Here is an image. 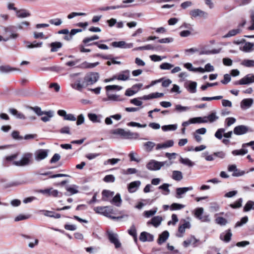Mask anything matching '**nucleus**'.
Returning <instances> with one entry per match:
<instances>
[{
    "mask_svg": "<svg viewBox=\"0 0 254 254\" xmlns=\"http://www.w3.org/2000/svg\"><path fill=\"white\" fill-rule=\"evenodd\" d=\"M99 78V74L97 72H90L87 73L84 77L83 84L85 86L90 85L96 83Z\"/></svg>",
    "mask_w": 254,
    "mask_h": 254,
    "instance_id": "nucleus-1",
    "label": "nucleus"
},
{
    "mask_svg": "<svg viewBox=\"0 0 254 254\" xmlns=\"http://www.w3.org/2000/svg\"><path fill=\"white\" fill-rule=\"evenodd\" d=\"M33 155L31 153H26L23 155L20 160L13 161L12 165L16 166H25L32 163Z\"/></svg>",
    "mask_w": 254,
    "mask_h": 254,
    "instance_id": "nucleus-2",
    "label": "nucleus"
},
{
    "mask_svg": "<svg viewBox=\"0 0 254 254\" xmlns=\"http://www.w3.org/2000/svg\"><path fill=\"white\" fill-rule=\"evenodd\" d=\"M172 163L171 162H158L154 160H151L146 164V168L149 170H158L164 165L169 166Z\"/></svg>",
    "mask_w": 254,
    "mask_h": 254,
    "instance_id": "nucleus-3",
    "label": "nucleus"
},
{
    "mask_svg": "<svg viewBox=\"0 0 254 254\" xmlns=\"http://www.w3.org/2000/svg\"><path fill=\"white\" fill-rule=\"evenodd\" d=\"M111 133L127 138H131L133 136L137 137L139 135L138 133L131 132L129 131H126L123 128H117L111 130Z\"/></svg>",
    "mask_w": 254,
    "mask_h": 254,
    "instance_id": "nucleus-4",
    "label": "nucleus"
},
{
    "mask_svg": "<svg viewBox=\"0 0 254 254\" xmlns=\"http://www.w3.org/2000/svg\"><path fill=\"white\" fill-rule=\"evenodd\" d=\"M107 234L110 242L114 244L116 248H119L121 247V244L117 237V234L109 231H107Z\"/></svg>",
    "mask_w": 254,
    "mask_h": 254,
    "instance_id": "nucleus-5",
    "label": "nucleus"
},
{
    "mask_svg": "<svg viewBox=\"0 0 254 254\" xmlns=\"http://www.w3.org/2000/svg\"><path fill=\"white\" fill-rule=\"evenodd\" d=\"M207 120H203L202 117H195L190 119L188 121L184 122L182 126L185 127L189 126L190 124L204 123H207Z\"/></svg>",
    "mask_w": 254,
    "mask_h": 254,
    "instance_id": "nucleus-6",
    "label": "nucleus"
},
{
    "mask_svg": "<svg viewBox=\"0 0 254 254\" xmlns=\"http://www.w3.org/2000/svg\"><path fill=\"white\" fill-rule=\"evenodd\" d=\"M48 151L46 149H39L35 153V159L37 160H41L46 158L48 156Z\"/></svg>",
    "mask_w": 254,
    "mask_h": 254,
    "instance_id": "nucleus-7",
    "label": "nucleus"
},
{
    "mask_svg": "<svg viewBox=\"0 0 254 254\" xmlns=\"http://www.w3.org/2000/svg\"><path fill=\"white\" fill-rule=\"evenodd\" d=\"M248 131L247 127L244 125H240L236 127L234 129V133L236 135H242Z\"/></svg>",
    "mask_w": 254,
    "mask_h": 254,
    "instance_id": "nucleus-8",
    "label": "nucleus"
},
{
    "mask_svg": "<svg viewBox=\"0 0 254 254\" xmlns=\"http://www.w3.org/2000/svg\"><path fill=\"white\" fill-rule=\"evenodd\" d=\"M254 82V75L249 74L240 79V85L248 84Z\"/></svg>",
    "mask_w": 254,
    "mask_h": 254,
    "instance_id": "nucleus-9",
    "label": "nucleus"
},
{
    "mask_svg": "<svg viewBox=\"0 0 254 254\" xmlns=\"http://www.w3.org/2000/svg\"><path fill=\"white\" fill-rule=\"evenodd\" d=\"M129 71L128 70H125L122 71L121 73L118 75H116V79L118 80L126 81L129 79Z\"/></svg>",
    "mask_w": 254,
    "mask_h": 254,
    "instance_id": "nucleus-10",
    "label": "nucleus"
},
{
    "mask_svg": "<svg viewBox=\"0 0 254 254\" xmlns=\"http://www.w3.org/2000/svg\"><path fill=\"white\" fill-rule=\"evenodd\" d=\"M141 183L139 181H136L132 182L129 183L127 186L128 191L130 193L134 192L137 189V188L140 185Z\"/></svg>",
    "mask_w": 254,
    "mask_h": 254,
    "instance_id": "nucleus-11",
    "label": "nucleus"
},
{
    "mask_svg": "<svg viewBox=\"0 0 254 254\" xmlns=\"http://www.w3.org/2000/svg\"><path fill=\"white\" fill-rule=\"evenodd\" d=\"M232 234L231 229H229L226 231V233H222L220 235V239L226 243H228L231 241Z\"/></svg>",
    "mask_w": 254,
    "mask_h": 254,
    "instance_id": "nucleus-12",
    "label": "nucleus"
},
{
    "mask_svg": "<svg viewBox=\"0 0 254 254\" xmlns=\"http://www.w3.org/2000/svg\"><path fill=\"white\" fill-rule=\"evenodd\" d=\"M94 57H98L105 60H111L112 63L113 64H120L121 62L116 61L114 59L112 58V55H103L100 54H96L93 56Z\"/></svg>",
    "mask_w": 254,
    "mask_h": 254,
    "instance_id": "nucleus-13",
    "label": "nucleus"
},
{
    "mask_svg": "<svg viewBox=\"0 0 254 254\" xmlns=\"http://www.w3.org/2000/svg\"><path fill=\"white\" fill-rule=\"evenodd\" d=\"M198 242V240H197L194 236H191L190 239H188L183 242V246L185 247H188L190 244H192L193 247L197 246L196 243Z\"/></svg>",
    "mask_w": 254,
    "mask_h": 254,
    "instance_id": "nucleus-14",
    "label": "nucleus"
},
{
    "mask_svg": "<svg viewBox=\"0 0 254 254\" xmlns=\"http://www.w3.org/2000/svg\"><path fill=\"white\" fill-rule=\"evenodd\" d=\"M19 155V153H16L11 155L7 156L4 158L5 165L9 166L10 164L12 165L13 161H15L14 160L17 158Z\"/></svg>",
    "mask_w": 254,
    "mask_h": 254,
    "instance_id": "nucleus-15",
    "label": "nucleus"
},
{
    "mask_svg": "<svg viewBox=\"0 0 254 254\" xmlns=\"http://www.w3.org/2000/svg\"><path fill=\"white\" fill-rule=\"evenodd\" d=\"M190 14L192 17H196L198 16L205 17L207 15V13L199 9H195L191 10L190 12Z\"/></svg>",
    "mask_w": 254,
    "mask_h": 254,
    "instance_id": "nucleus-16",
    "label": "nucleus"
},
{
    "mask_svg": "<svg viewBox=\"0 0 254 254\" xmlns=\"http://www.w3.org/2000/svg\"><path fill=\"white\" fill-rule=\"evenodd\" d=\"M162 221V218L160 216H154L150 221L147 222V225L152 224L155 227H157Z\"/></svg>",
    "mask_w": 254,
    "mask_h": 254,
    "instance_id": "nucleus-17",
    "label": "nucleus"
},
{
    "mask_svg": "<svg viewBox=\"0 0 254 254\" xmlns=\"http://www.w3.org/2000/svg\"><path fill=\"white\" fill-rule=\"evenodd\" d=\"M114 194V192L113 191H111L109 190H104L102 192V200L105 201H108L111 197H113Z\"/></svg>",
    "mask_w": 254,
    "mask_h": 254,
    "instance_id": "nucleus-18",
    "label": "nucleus"
},
{
    "mask_svg": "<svg viewBox=\"0 0 254 254\" xmlns=\"http://www.w3.org/2000/svg\"><path fill=\"white\" fill-rule=\"evenodd\" d=\"M113 213V210L111 207L105 206V209L103 212L102 214L105 216H107L113 219H119V217H115L111 216V214Z\"/></svg>",
    "mask_w": 254,
    "mask_h": 254,
    "instance_id": "nucleus-19",
    "label": "nucleus"
},
{
    "mask_svg": "<svg viewBox=\"0 0 254 254\" xmlns=\"http://www.w3.org/2000/svg\"><path fill=\"white\" fill-rule=\"evenodd\" d=\"M190 222L183 220V223L180 224L179 228L178 231L181 234H183L185 232L186 229H190Z\"/></svg>",
    "mask_w": 254,
    "mask_h": 254,
    "instance_id": "nucleus-20",
    "label": "nucleus"
},
{
    "mask_svg": "<svg viewBox=\"0 0 254 254\" xmlns=\"http://www.w3.org/2000/svg\"><path fill=\"white\" fill-rule=\"evenodd\" d=\"M169 236V233L167 231H165L163 232L159 236V238L157 240V242L158 244L161 245L164 243L167 239L168 238Z\"/></svg>",
    "mask_w": 254,
    "mask_h": 254,
    "instance_id": "nucleus-21",
    "label": "nucleus"
},
{
    "mask_svg": "<svg viewBox=\"0 0 254 254\" xmlns=\"http://www.w3.org/2000/svg\"><path fill=\"white\" fill-rule=\"evenodd\" d=\"M242 32V29L240 28L230 30L226 35L223 36V38H226L234 36Z\"/></svg>",
    "mask_w": 254,
    "mask_h": 254,
    "instance_id": "nucleus-22",
    "label": "nucleus"
},
{
    "mask_svg": "<svg viewBox=\"0 0 254 254\" xmlns=\"http://www.w3.org/2000/svg\"><path fill=\"white\" fill-rule=\"evenodd\" d=\"M50 46L51 47V52H56L62 47L63 44L60 42H54L51 43L50 44Z\"/></svg>",
    "mask_w": 254,
    "mask_h": 254,
    "instance_id": "nucleus-23",
    "label": "nucleus"
},
{
    "mask_svg": "<svg viewBox=\"0 0 254 254\" xmlns=\"http://www.w3.org/2000/svg\"><path fill=\"white\" fill-rule=\"evenodd\" d=\"M99 38V36L96 35H93V36H91L90 37H86V38H85L83 40L82 43L85 46L94 45V44H92V43H89V41H93V40H97Z\"/></svg>",
    "mask_w": 254,
    "mask_h": 254,
    "instance_id": "nucleus-24",
    "label": "nucleus"
},
{
    "mask_svg": "<svg viewBox=\"0 0 254 254\" xmlns=\"http://www.w3.org/2000/svg\"><path fill=\"white\" fill-rule=\"evenodd\" d=\"M99 64V62H96L94 63H89L87 62H84L81 64L80 66L82 68H92Z\"/></svg>",
    "mask_w": 254,
    "mask_h": 254,
    "instance_id": "nucleus-25",
    "label": "nucleus"
},
{
    "mask_svg": "<svg viewBox=\"0 0 254 254\" xmlns=\"http://www.w3.org/2000/svg\"><path fill=\"white\" fill-rule=\"evenodd\" d=\"M16 15L18 17L20 18H24L29 16L30 15V13L27 11L25 9H20L18 10L17 9V11H16Z\"/></svg>",
    "mask_w": 254,
    "mask_h": 254,
    "instance_id": "nucleus-26",
    "label": "nucleus"
},
{
    "mask_svg": "<svg viewBox=\"0 0 254 254\" xmlns=\"http://www.w3.org/2000/svg\"><path fill=\"white\" fill-rule=\"evenodd\" d=\"M192 189V187H185V188H177L176 190V193H177V197L180 198L179 196L182 194L185 193L187 191L189 190H191Z\"/></svg>",
    "mask_w": 254,
    "mask_h": 254,
    "instance_id": "nucleus-27",
    "label": "nucleus"
},
{
    "mask_svg": "<svg viewBox=\"0 0 254 254\" xmlns=\"http://www.w3.org/2000/svg\"><path fill=\"white\" fill-rule=\"evenodd\" d=\"M203 120H207V122L212 123L218 119V117L216 115L215 112L211 113L208 116L202 118Z\"/></svg>",
    "mask_w": 254,
    "mask_h": 254,
    "instance_id": "nucleus-28",
    "label": "nucleus"
},
{
    "mask_svg": "<svg viewBox=\"0 0 254 254\" xmlns=\"http://www.w3.org/2000/svg\"><path fill=\"white\" fill-rule=\"evenodd\" d=\"M44 214L45 216L53 217L55 218H60L61 217V215L59 213H56L53 211H48V210H43Z\"/></svg>",
    "mask_w": 254,
    "mask_h": 254,
    "instance_id": "nucleus-29",
    "label": "nucleus"
},
{
    "mask_svg": "<svg viewBox=\"0 0 254 254\" xmlns=\"http://www.w3.org/2000/svg\"><path fill=\"white\" fill-rule=\"evenodd\" d=\"M243 199L242 198H239L233 203L229 205L230 207L233 209H237L240 208L242 205Z\"/></svg>",
    "mask_w": 254,
    "mask_h": 254,
    "instance_id": "nucleus-30",
    "label": "nucleus"
},
{
    "mask_svg": "<svg viewBox=\"0 0 254 254\" xmlns=\"http://www.w3.org/2000/svg\"><path fill=\"white\" fill-rule=\"evenodd\" d=\"M172 178L177 181H181L183 179L182 172L179 171H174L173 172Z\"/></svg>",
    "mask_w": 254,
    "mask_h": 254,
    "instance_id": "nucleus-31",
    "label": "nucleus"
},
{
    "mask_svg": "<svg viewBox=\"0 0 254 254\" xmlns=\"http://www.w3.org/2000/svg\"><path fill=\"white\" fill-rule=\"evenodd\" d=\"M248 153V150L244 148H242L239 150H233L232 153L234 156L237 155H244Z\"/></svg>",
    "mask_w": 254,
    "mask_h": 254,
    "instance_id": "nucleus-32",
    "label": "nucleus"
},
{
    "mask_svg": "<svg viewBox=\"0 0 254 254\" xmlns=\"http://www.w3.org/2000/svg\"><path fill=\"white\" fill-rule=\"evenodd\" d=\"M128 233L132 236L135 241L137 240L136 230L134 225H132L130 229L128 230Z\"/></svg>",
    "mask_w": 254,
    "mask_h": 254,
    "instance_id": "nucleus-33",
    "label": "nucleus"
},
{
    "mask_svg": "<svg viewBox=\"0 0 254 254\" xmlns=\"http://www.w3.org/2000/svg\"><path fill=\"white\" fill-rule=\"evenodd\" d=\"M254 206V202L252 200H249L243 208L244 212H248L252 208H253Z\"/></svg>",
    "mask_w": 254,
    "mask_h": 254,
    "instance_id": "nucleus-34",
    "label": "nucleus"
},
{
    "mask_svg": "<svg viewBox=\"0 0 254 254\" xmlns=\"http://www.w3.org/2000/svg\"><path fill=\"white\" fill-rule=\"evenodd\" d=\"M28 45H27V47L28 48H38L41 47L43 45V42H37L36 41H34L32 43H30L29 42H27Z\"/></svg>",
    "mask_w": 254,
    "mask_h": 254,
    "instance_id": "nucleus-35",
    "label": "nucleus"
},
{
    "mask_svg": "<svg viewBox=\"0 0 254 254\" xmlns=\"http://www.w3.org/2000/svg\"><path fill=\"white\" fill-rule=\"evenodd\" d=\"M177 126L176 125H165L162 127V129L164 131L168 130H175L177 129Z\"/></svg>",
    "mask_w": 254,
    "mask_h": 254,
    "instance_id": "nucleus-36",
    "label": "nucleus"
},
{
    "mask_svg": "<svg viewBox=\"0 0 254 254\" xmlns=\"http://www.w3.org/2000/svg\"><path fill=\"white\" fill-rule=\"evenodd\" d=\"M88 117L89 120L93 123H100V120L98 117V116L92 113H90L88 114Z\"/></svg>",
    "mask_w": 254,
    "mask_h": 254,
    "instance_id": "nucleus-37",
    "label": "nucleus"
},
{
    "mask_svg": "<svg viewBox=\"0 0 254 254\" xmlns=\"http://www.w3.org/2000/svg\"><path fill=\"white\" fill-rule=\"evenodd\" d=\"M185 207V205L181 204H179L177 203H172L170 206V209L171 210H180Z\"/></svg>",
    "mask_w": 254,
    "mask_h": 254,
    "instance_id": "nucleus-38",
    "label": "nucleus"
},
{
    "mask_svg": "<svg viewBox=\"0 0 254 254\" xmlns=\"http://www.w3.org/2000/svg\"><path fill=\"white\" fill-rule=\"evenodd\" d=\"M155 145V143L151 141H148L144 143V146L145 147V150L148 152L151 151Z\"/></svg>",
    "mask_w": 254,
    "mask_h": 254,
    "instance_id": "nucleus-39",
    "label": "nucleus"
},
{
    "mask_svg": "<svg viewBox=\"0 0 254 254\" xmlns=\"http://www.w3.org/2000/svg\"><path fill=\"white\" fill-rule=\"evenodd\" d=\"M197 83L196 82L192 81L189 85V91L191 93H195L196 91Z\"/></svg>",
    "mask_w": 254,
    "mask_h": 254,
    "instance_id": "nucleus-40",
    "label": "nucleus"
},
{
    "mask_svg": "<svg viewBox=\"0 0 254 254\" xmlns=\"http://www.w3.org/2000/svg\"><path fill=\"white\" fill-rule=\"evenodd\" d=\"M169 185L168 184H163L162 185L159 187V189L162 190L165 192L163 193L164 195H168L170 193V190L168 189Z\"/></svg>",
    "mask_w": 254,
    "mask_h": 254,
    "instance_id": "nucleus-41",
    "label": "nucleus"
},
{
    "mask_svg": "<svg viewBox=\"0 0 254 254\" xmlns=\"http://www.w3.org/2000/svg\"><path fill=\"white\" fill-rule=\"evenodd\" d=\"M111 45L115 48H124L126 45L125 41L113 42L111 43Z\"/></svg>",
    "mask_w": 254,
    "mask_h": 254,
    "instance_id": "nucleus-42",
    "label": "nucleus"
},
{
    "mask_svg": "<svg viewBox=\"0 0 254 254\" xmlns=\"http://www.w3.org/2000/svg\"><path fill=\"white\" fill-rule=\"evenodd\" d=\"M253 101L252 99H245L241 102V106L247 107H250L253 104Z\"/></svg>",
    "mask_w": 254,
    "mask_h": 254,
    "instance_id": "nucleus-43",
    "label": "nucleus"
},
{
    "mask_svg": "<svg viewBox=\"0 0 254 254\" xmlns=\"http://www.w3.org/2000/svg\"><path fill=\"white\" fill-rule=\"evenodd\" d=\"M126 6L125 5H116V6H106V7H103L100 8V10L103 11H107L109 10L110 9H115L120 8H124L126 7Z\"/></svg>",
    "mask_w": 254,
    "mask_h": 254,
    "instance_id": "nucleus-44",
    "label": "nucleus"
},
{
    "mask_svg": "<svg viewBox=\"0 0 254 254\" xmlns=\"http://www.w3.org/2000/svg\"><path fill=\"white\" fill-rule=\"evenodd\" d=\"M215 222L220 225H225L227 223V220L222 217H218L215 219Z\"/></svg>",
    "mask_w": 254,
    "mask_h": 254,
    "instance_id": "nucleus-45",
    "label": "nucleus"
},
{
    "mask_svg": "<svg viewBox=\"0 0 254 254\" xmlns=\"http://www.w3.org/2000/svg\"><path fill=\"white\" fill-rule=\"evenodd\" d=\"M121 201L122 199L119 193L116 194V195L113 198L112 200V202L113 203H115L117 206H119V205L117 203H121Z\"/></svg>",
    "mask_w": 254,
    "mask_h": 254,
    "instance_id": "nucleus-46",
    "label": "nucleus"
},
{
    "mask_svg": "<svg viewBox=\"0 0 254 254\" xmlns=\"http://www.w3.org/2000/svg\"><path fill=\"white\" fill-rule=\"evenodd\" d=\"M103 181L106 183H113L115 181V178L113 175H108L105 176Z\"/></svg>",
    "mask_w": 254,
    "mask_h": 254,
    "instance_id": "nucleus-47",
    "label": "nucleus"
},
{
    "mask_svg": "<svg viewBox=\"0 0 254 254\" xmlns=\"http://www.w3.org/2000/svg\"><path fill=\"white\" fill-rule=\"evenodd\" d=\"M15 69L9 65H1L0 66V70L2 72H8L14 70Z\"/></svg>",
    "mask_w": 254,
    "mask_h": 254,
    "instance_id": "nucleus-48",
    "label": "nucleus"
},
{
    "mask_svg": "<svg viewBox=\"0 0 254 254\" xmlns=\"http://www.w3.org/2000/svg\"><path fill=\"white\" fill-rule=\"evenodd\" d=\"M242 64L246 67H253L254 66V61L245 60L243 61Z\"/></svg>",
    "mask_w": 254,
    "mask_h": 254,
    "instance_id": "nucleus-49",
    "label": "nucleus"
},
{
    "mask_svg": "<svg viewBox=\"0 0 254 254\" xmlns=\"http://www.w3.org/2000/svg\"><path fill=\"white\" fill-rule=\"evenodd\" d=\"M248 221V217L247 216L243 217L241 218L240 221H238L235 227H240L244 224H246Z\"/></svg>",
    "mask_w": 254,
    "mask_h": 254,
    "instance_id": "nucleus-50",
    "label": "nucleus"
},
{
    "mask_svg": "<svg viewBox=\"0 0 254 254\" xmlns=\"http://www.w3.org/2000/svg\"><path fill=\"white\" fill-rule=\"evenodd\" d=\"M136 50H154V47L153 46L150 44H148L144 46L139 47L135 49Z\"/></svg>",
    "mask_w": 254,
    "mask_h": 254,
    "instance_id": "nucleus-51",
    "label": "nucleus"
},
{
    "mask_svg": "<svg viewBox=\"0 0 254 254\" xmlns=\"http://www.w3.org/2000/svg\"><path fill=\"white\" fill-rule=\"evenodd\" d=\"M127 125L129 127H146V124H143L141 125L139 123L134 122H131L128 123H127Z\"/></svg>",
    "mask_w": 254,
    "mask_h": 254,
    "instance_id": "nucleus-52",
    "label": "nucleus"
},
{
    "mask_svg": "<svg viewBox=\"0 0 254 254\" xmlns=\"http://www.w3.org/2000/svg\"><path fill=\"white\" fill-rule=\"evenodd\" d=\"M222 98H223V96H214V97H203L201 98V100L202 101H210L213 100H220V99H221Z\"/></svg>",
    "mask_w": 254,
    "mask_h": 254,
    "instance_id": "nucleus-53",
    "label": "nucleus"
},
{
    "mask_svg": "<svg viewBox=\"0 0 254 254\" xmlns=\"http://www.w3.org/2000/svg\"><path fill=\"white\" fill-rule=\"evenodd\" d=\"M105 89L107 91H109L113 90H120L122 89V87L119 86L118 85H107L105 87Z\"/></svg>",
    "mask_w": 254,
    "mask_h": 254,
    "instance_id": "nucleus-54",
    "label": "nucleus"
},
{
    "mask_svg": "<svg viewBox=\"0 0 254 254\" xmlns=\"http://www.w3.org/2000/svg\"><path fill=\"white\" fill-rule=\"evenodd\" d=\"M173 67V64L168 63H162L160 65V68L161 69H170Z\"/></svg>",
    "mask_w": 254,
    "mask_h": 254,
    "instance_id": "nucleus-55",
    "label": "nucleus"
},
{
    "mask_svg": "<svg viewBox=\"0 0 254 254\" xmlns=\"http://www.w3.org/2000/svg\"><path fill=\"white\" fill-rule=\"evenodd\" d=\"M251 22L252 23L251 26L248 27V30H254V9L252 11L251 16Z\"/></svg>",
    "mask_w": 254,
    "mask_h": 254,
    "instance_id": "nucleus-56",
    "label": "nucleus"
},
{
    "mask_svg": "<svg viewBox=\"0 0 254 254\" xmlns=\"http://www.w3.org/2000/svg\"><path fill=\"white\" fill-rule=\"evenodd\" d=\"M11 136L14 139L21 140L23 139V137L19 135V132L17 130H14L11 133Z\"/></svg>",
    "mask_w": 254,
    "mask_h": 254,
    "instance_id": "nucleus-57",
    "label": "nucleus"
},
{
    "mask_svg": "<svg viewBox=\"0 0 254 254\" xmlns=\"http://www.w3.org/2000/svg\"><path fill=\"white\" fill-rule=\"evenodd\" d=\"M120 161V159L118 158L109 159L104 162V164L107 165L108 164H110L111 165H114L118 163Z\"/></svg>",
    "mask_w": 254,
    "mask_h": 254,
    "instance_id": "nucleus-58",
    "label": "nucleus"
},
{
    "mask_svg": "<svg viewBox=\"0 0 254 254\" xmlns=\"http://www.w3.org/2000/svg\"><path fill=\"white\" fill-rule=\"evenodd\" d=\"M30 25V23L28 21H24L19 24L17 28L19 29H25Z\"/></svg>",
    "mask_w": 254,
    "mask_h": 254,
    "instance_id": "nucleus-59",
    "label": "nucleus"
},
{
    "mask_svg": "<svg viewBox=\"0 0 254 254\" xmlns=\"http://www.w3.org/2000/svg\"><path fill=\"white\" fill-rule=\"evenodd\" d=\"M225 129L224 128H219L215 133V136L219 139L222 138V133H224Z\"/></svg>",
    "mask_w": 254,
    "mask_h": 254,
    "instance_id": "nucleus-60",
    "label": "nucleus"
},
{
    "mask_svg": "<svg viewBox=\"0 0 254 254\" xmlns=\"http://www.w3.org/2000/svg\"><path fill=\"white\" fill-rule=\"evenodd\" d=\"M44 114L46 115L47 116L42 117L41 119L44 122L49 121L50 118L52 117V115L50 112H45Z\"/></svg>",
    "mask_w": 254,
    "mask_h": 254,
    "instance_id": "nucleus-61",
    "label": "nucleus"
},
{
    "mask_svg": "<svg viewBox=\"0 0 254 254\" xmlns=\"http://www.w3.org/2000/svg\"><path fill=\"white\" fill-rule=\"evenodd\" d=\"M180 162L181 163L189 166H192L193 165L192 162L188 158H181L180 159Z\"/></svg>",
    "mask_w": 254,
    "mask_h": 254,
    "instance_id": "nucleus-62",
    "label": "nucleus"
},
{
    "mask_svg": "<svg viewBox=\"0 0 254 254\" xmlns=\"http://www.w3.org/2000/svg\"><path fill=\"white\" fill-rule=\"evenodd\" d=\"M203 209L202 207L198 208L195 209L194 215L196 218L199 219L202 216Z\"/></svg>",
    "mask_w": 254,
    "mask_h": 254,
    "instance_id": "nucleus-63",
    "label": "nucleus"
},
{
    "mask_svg": "<svg viewBox=\"0 0 254 254\" xmlns=\"http://www.w3.org/2000/svg\"><path fill=\"white\" fill-rule=\"evenodd\" d=\"M156 212V210H150L147 211H145L144 212V215L146 217H150V216H152L154 215L155 213Z\"/></svg>",
    "mask_w": 254,
    "mask_h": 254,
    "instance_id": "nucleus-64",
    "label": "nucleus"
}]
</instances>
